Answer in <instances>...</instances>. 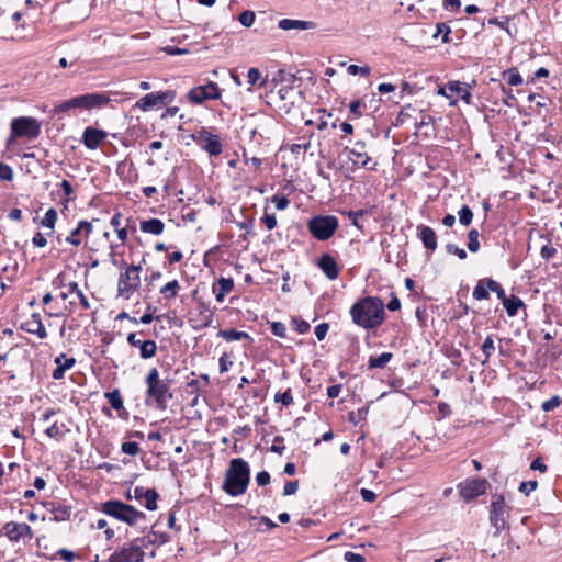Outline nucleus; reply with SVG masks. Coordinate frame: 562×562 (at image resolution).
<instances>
[{"label":"nucleus","mask_w":562,"mask_h":562,"mask_svg":"<svg viewBox=\"0 0 562 562\" xmlns=\"http://www.w3.org/2000/svg\"><path fill=\"white\" fill-rule=\"evenodd\" d=\"M481 349H482L483 353L485 355V359L482 361V364H486L488 362L491 356L495 351L494 340H493L492 336H487L484 339V341L481 346Z\"/></svg>","instance_id":"obj_44"},{"label":"nucleus","mask_w":562,"mask_h":562,"mask_svg":"<svg viewBox=\"0 0 562 562\" xmlns=\"http://www.w3.org/2000/svg\"><path fill=\"white\" fill-rule=\"evenodd\" d=\"M191 138L206 151L210 156H218L223 151V146L217 135H213L207 128L202 127Z\"/></svg>","instance_id":"obj_11"},{"label":"nucleus","mask_w":562,"mask_h":562,"mask_svg":"<svg viewBox=\"0 0 562 562\" xmlns=\"http://www.w3.org/2000/svg\"><path fill=\"white\" fill-rule=\"evenodd\" d=\"M366 103L363 100H355L349 104L350 116L349 119L361 117L364 113Z\"/></svg>","instance_id":"obj_41"},{"label":"nucleus","mask_w":562,"mask_h":562,"mask_svg":"<svg viewBox=\"0 0 562 562\" xmlns=\"http://www.w3.org/2000/svg\"><path fill=\"white\" fill-rule=\"evenodd\" d=\"M218 337L224 338L227 341L241 340L244 338H250L246 331H239L235 328L220 329L217 333Z\"/></svg>","instance_id":"obj_34"},{"label":"nucleus","mask_w":562,"mask_h":562,"mask_svg":"<svg viewBox=\"0 0 562 562\" xmlns=\"http://www.w3.org/2000/svg\"><path fill=\"white\" fill-rule=\"evenodd\" d=\"M67 288L70 289V292H75L76 293L77 297L79 299L80 305L85 310H89L90 308V303H89L87 296L83 294V292L79 289L77 282H75V281L69 282Z\"/></svg>","instance_id":"obj_43"},{"label":"nucleus","mask_w":562,"mask_h":562,"mask_svg":"<svg viewBox=\"0 0 562 562\" xmlns=\"http://www.w3.org/2000/svg\"><path fill=\"white\" fill-rule=\"evenodd\" d=\"M261 78V74L260 71L257 69V68H249L248 69V72H247V82L250 85V86H255L256 83H258V86L260 88L262 87H266V83H267V80H261L259 82Z\"/></svg>","instance_id":"obj_46"},{"label":"nucleus","mask_w":562,"mask_h":562,"mask_svg":"<svg viewBox=\"0 0 562 562\" xmlns=\"http://www.w3.org/2000/svg\"><path fill=\"white\" fill-rule=\"evenodd\" d=\"M198 314L190 318L193 329L201 330L212 325L214 311L202 300H196Z\"/></svg>","instance_id":"obj_16"},{"label":"nucleus","mask_w":562,"mask_h":562,"mask_svg":"<svg viewBox=\"0 0 562 562\" xmlns=\"http://www.w3.org/2000/svg\"><path fill=\"white\" fill-rule=\"evenodd\" d=\"M83 236L82 232L79 229V227L77 226L76 228H74L70 234L66 237L65 241L72 245V246H80L82 240H81V237Z\"/></svg>","instance_id":"obj_51"},{"label":"nucleus","mask_w":562,"mask_h":562,"mask_svg":"<svg viewBox=\"0 0 562 562\" xmlns=\"http://www.w3.org/2000/svg\"><path fill=\"white\" fill-rule=\"evenodd\" d=\"M491 278H482L480 279L472 292V296L476 301H483L490 299L491 289L486 286V283L490 282Z\"/></svg>","instance_id":"obj_30"},{"label":"nucleus","mask_w":562,"mask_h":562,"mask_svg":"<svg viewBox=\"0 0 562 562\" xmlns=\"http://www.w3.org/2000/svg\"><path fill=\"white\" fill-rule=\"evenodd\" d=\"M159 495L155 488H147L144 492V498L146 499L145 507L147 510L157 509V499Z\"/></svg>","instance_id":"obj_39"},{"label":"nucleus","mask_w":562,"mask_h":562,"mask_svg":"<svg viewBox=\"0 0 562 562\" xmlns=\"http://www.w3.org/2000/svg\"><path fill=\"white\" fill-rule=\"evenodd\" d=\"M41 133V125L38 121L31 116L15 117L11 122V136L9 143L13 137H27L30 139L36 138Z\"/></svg>","instance_id":"obj_8"},{"label":"nucleus","mask_w":562,"mask_h":562,"mask_svg":"<svg viewBox=\"0 0 562 562\" xmlns=\"http://www.w3.org/2000/svg\"><path fill=\"white\" fill-rule=\"evenodd\" d=\"M447 88L451 91L458 94V97L464 101L467 104H470L472 102V85L460 82V81H449L447 83Z\"/></svg>","instance_id":"obj_23"},{"label":"nucleus","mask_w":562,"mask_h":562,"mask_svg":"<svg viewBox=\"0 0 562 562\" xmlns=\"http://www.w3.org/2000/svg\"><path fill=\"white\" fill-rule=\"evenodd\" d=\"M106 136L105 131L88 126L83 131L81 142L88 149L94 150L104 142Z\"/></svg>","instance_id":"obj_19"},{"label":"nucleus","mask_w":562,"mask_h":562,"mask_svg":"<svg viewBox=\"0 0 562 562\" xmlns=\"http://www.w3.org/2000/svg\"><path fill=\"white\" fill-rule=\"evenodd\" d=\"M47 510L53 514L54 521H66L70 518L72 508L66 504L50 502L46 505Z\"/></svg>","instance_id":"obj_24"},{"label":"nucleus","mask_w":562,"mask_h":562,"mask_svg":"<svg viewBox=\"0 0 562 562\" xmlns=\"http://www.w3.org/2000/svg\"><path fill=\"white\" fill-rule=\"evenodd\" d=\"M155 543L156 541H151L149 536L138 537L133 539L128 547L121 548L120 551L123 552L125 562H144V548Z\"/></svg>","instance_id":"obj_13"},{"label":"nucleus","mask_w":562,"mask_h":562,"mask_svg":"<svg viewBox=\"0 0 562 562\" xmlns=\"http://www.w3.org/2000/svg\"><path fill=\"white\" fill-rule=\"evenodd\" d=\"M436 33L434 34V37H437L439 34L442 35V43H449L450 42V33L451 29L446 23H437L436 25Z\"/></svg>","instance_id":"obj_53"},{"label":"nucleus","mask_w":562,"mask_h":562,"mask_svg":"<svg viewBox=\"0 0 562 562\" xmlns=\"http://www.w3.org/2000/svg\"><path fill=\"white\" fill-rule=\"evenodd\" d=\"M56 221H57V211L54 207H50L46 211L41 223L44 227L54 229Z\"/></svg>","instance_id":"obj_47"},{"label":"nucleus","mask_w":562,"mask_h":562,"mask_svg":"<svg viewBox=\"0 0 562 562\" xmlns=\"http://www.w3.org/2000/svg\"><path fill=\"white\" fill-rule=\"evenodd\" d=\"M459 223L463 226H469L473 220V212L469 205H462L458 212Z\"/></svg>","instance_id":"obj_45"},{"label":"nucleus","mask_w":562,"mask_h":562,"mask_svg":"<svg viewBox=\"0 0 562 562\" xmlns=\"http://www.w3.org/2000/svg\"><path fill=\"white\" fill-rule=\"evenodd\" d=\"M370 67L369 66H358V65H349L348 68H347V72L349 75H352V76H356V75H361L363 77H367L370 75Z\"/></svg>","instance_id":"obj_57"},{"label":"nucleus","mask_w":562,"mask_h":562,"mask_svg":"<svg viewBox=\"0 0 562 562\" xmlns=\"http://www.w3.org/2000/svg\"><path fill=\"white\" fill-rule=\"evenodd\" d=\"M392 359V352H382L379 356H370L368 359V369H383Z\"/></svg>","instance_id":"obj_31"},{"label":"nucleus","mask_w":562,"mask_h":562,"mask_svg":"<svg viewBox=\"0 0 562 562\" xmlns=\"http://www.w3.org/2000/svg\"><path fill=\"white\" fill-rule=\"evenodd\" d=\"M172 380L161 379L157 368H150L145 378V404L154 405L158 409H166L168 402L172 398Z\"/></svg>","instance_id":"obj_2"},{"label":"nucleus","mask_w":562,"mask_h":562,"mask_svg":"<svg viewBox=\"0 0 562 562\" xmlns=\"http://www.w3.org/2000/svg\"><path fill=\"white\" fill-rule=\"evenodd\" d=\"M60 188L63 189L64 194H65V196H64V199L61 200V202H63V204H64L65 206H67V204H68L69 202H71V201H74V200H75L72 186H71V183H70L68 180H65V179H64V180L60 182Z\"/></svg>","instance_id":"obj_48"},{"label":"nucleus","mask_w":562,"mask_h":562,"mask_svg":"<svg viewBox=\"0 0 562 562\" xmlns=\"http://www.w3.org/2000/svg\"><path fill=\"white\" fill-rule=\"evenodd\" d=\"M222 92L216 82L207 81L188 91L187 98L193 104H202L204 101L221 99Z\"/></svg>","instance_id":"obj_10"},{"label":"nucleus","mask_w":562,"mask_h":562,"mask_svg":"<svg viewBox=\"0 0 562 562\" xmlns=\"http://www.w3.org/2000/svg\"><path fill=\"white\" fill-rule=\"evenodd\" d=\"M446 251L449 255H456L460 260H464L468 257V254L463 248H460L451 243L446 245Z\"/></svg>","instance_id":"obj_59"},{"label":"nucleus","mask_w":562,"mask_h":562,"mask_svg":"<svg viewBox=\"0 0 562 562\" xmlns=\"http://www.w3.org/2000/svg\"><path fill=\"white\" fill-rule=\"evenodd\" d=\"M128 345L139 349L142 359H150L157 353V345L154 340H140L137 339L135 333H130L126 338Z\"/></svg>","instance_id":"obj_18"},{"label":"nucleus","mask_w":562,"mask_h":562,"mask_svg":"<svg viewBox=\"0 0 562 562\" xmlns=\"http://www.w3.org/2000/svg\"><path fill=\"white\" fill-rule=\"evenodd\" d=\"M148 536L150 537L151 541H156L154 546L165 544L170 541V537L167 532H157L153 530Z\"/></svg>","instance_id":"obj_62"},{"label":"nucleus","mask_w":562,"mask_h":562,"mask_svg":"<svg viewBox=\"0 0 562 562\" xmlns=\"http://www.w3.org/2000/svg\"><path fill=\"white\" fill-rule=\"evenodd\" d=\"M142 263L125 267V271H121L117 280V296L130 300L135 291L140 286Z\"/></svg>","instance_id":"obj_7"},{"label":"nucleus","mask_w":562,"mask_h":562,"mask_svg":"<svg viewBox=\"0 0 562 562\" xmlns=\"http://www.w3.org/2000/svg\"><path fill=\"white\" fill-rule=\"evenodd\" d=\"M86 94L66 100L55 108V113H64L71 109H87Z\"/></svg>","instance_id":"obj_27"},{"label":"nucleus","mask_w":562,"mask_h":562,"mask_svg":"<svg viewBox=\"0 0 562 562\" xmlns=\"http://www.w3.org/2000/svg\"><path fill=\"white\" fill-rule=\"evenodd\" d=\"M486 286L491 289V292H494L502 302L507 297L504 288L498 281L491 278L490 282L486 283Z\"/></svg>","instance_id":"obj_49"},{"label":"nucleus","mask_w":562,"mask_h":562,"mask_svg":"<svg viewBox=\"0 0 562 562\" xmlns=\"http://www.w3.org/2000/svg\"><path fill=\"white\" fill-rule=\"evenodd\" d=\"M139 228L143 233L158 236L164 233L165 223L159 218H149L142 221L139 224Z\"/></svg>","instance_id":"obj_28"},{"label":"nucleus","mask_w":562,"mask_h":562,"mask_svg":"<svg viewBox=\"0 0 562 562\" xmlns=\"http://www.w3.org/2000/svg\"><path fill=\"white\" fill-rule=\"evenodd\" d=\"M271 333L280 338L286 337V326L282 322H272L270 325Z\"/></svg>","instance_id":"obj_61"},{"label":"nucleus","mask_w":562,"mask_h":562,"mask_svg":"<svg viewBox=\"0 0 562 562\" xmlns=\"http://www.w3.org/2000/svg\"><path fill=\"white\" fill-rule=\"evenodd\" d=\"M274 402L281 403L282 406H290L293 403V395L291 389H288L282 393H277L274 395Z\"/></svg>","instance_id":"obj_50"},{"label":"nucleus","mask_w":562,"mask_h":562,"mask_svg":"<svg viewBox=\"0 0 562 562\" xmlns=\"http://www.w3.org/2000/svg\"><path fill=\"white\" fill-rule=\"evenodd\" d=\"M488 482L486 479L475 477L465 480L458 485L461 497L470 502L486 492Z\"/></svg>","instance_id":"obj_14"},{"label":"nucleus","mask_w":562,"mask_h":562,"mask_svg":"<svg viewBox=\"0 0 562 562\" xmlns=\"http://www.w3.org/2000/svg\"><path fill=\"white\" fill-rule=\"evenodd\" d=\"M21 329L29 334L36 335L41 339L47 337L46 328L44 327L38 313H33L31 318L21 325Z\"/></svg>","instance_id":"obj_22"},{"label":"nucleus","mask_w":562,"mask_h":562,"mask_svg":"<svg viewBox=\"0 0 562 562\" xmlns=\"http://www.w3.org/2000/svg\"><path fill=\"white\" fill-rule=\"evenodd\" d=\"M279 29L283 31L290 30H311L316 26V24L312 21H302V20H293V19H282L278 22Z\"/></svg>","instance_id":"obj_25"},{"label":"nucleus","mask_w":562,"mask_h":562,"mask_svg":"<svg viewBox=\"0 0 562 562\" xmlns=\"http://www.w3.org/2000/svg\"><path fill=\"white\" fill-rule=\"evenodd\" d=\"M122 452L135 457L140 452V448L136 441H125L121 447Z\"/></svg>","instance_id":"obj_52"},{"label":"nucleus","mask_w":562,"mask_h":562,"mask_svg":"<svg viewBox=\"0 0 562 562\" xmlns=\"http://www.w3.org/2000/svg\"><path fill=\"white\" fill-rule=\"evenodd\" d=\"M561 404V397L559 395H553L551 398L542 402L541 409L543 412H551L554 408L559 407Z\"/></svg>","instance_id":"obj_56"},{"label":"nucleus","mask_w":562,"mask_h":562,"mask_svg":"<svg viewBox=\"0 0 562 562\" xmlns=\"http://www.w3.org/2000/svg\"><path fill=\"white\" fill-rule=\"evenodd\" d=\"M255 19H256V15H255L254 11H250V10L243 11L238 16V21L245 27H250L254 24Z\"/></svg>","instance_id":"obj_54"},{"label":"nucleus","mask_w":562,"mask_h":562,"mask_svg":"<svg viewBox=\"0 0 562 562\" xmlns=\"http://www.w3.org/2000/svg\"><path fill=\"white\" fill-rule=\"evenodd\" d=\"M510 509L512 507L506 504L502 494H492L488 520L491 526L494 528V537H498L502 531L509 529L507 519L509 517Z\"/></svg>","instance_id":"obj_5"},{"label":"nucleus","mask_w":562,"mask_h":562,"mask_svg":"<svg viewBox=\"0 0 562 562\" xmlns=\"http://www.w3.org/2000/svg\"><path fill=\"white\" fill-rule=\"evenodd\" d=\"M218 283V291L215 292V299L218 303H222L224 301V297L226 294H228L233 288H234V280L232 278H224L221 277L217 280Z\"/></svg>","instance_id":"obj_32"},{"label":"nucleus","mask_w":562,"mask_h":562,"mask_svg":"<svg viewBox=\"0 0 562 562\" xmlns=\"http://www.w3.org/2000/svg\"><path fill=\"white\" fill-rule=\"evenodd\" d=\"M413 110L414 109L411 104L403 106L401 109L400 113L397 114V116L395 117L393 125L402 126L403 124H405L412 117L411 111H413Z\"/></svg>","instance_id":"obj_42"},{"label":"nucleus","mask_w":562,"mask_h":562,"mask_svg":"<svg viewBox=\"0 0 562 562\" xmlns=\"http://www.w3.org/2000/svg\"><path fill=\"white\" fill-rule=\"evenodd\" d=\"M479 237H480V233L476 228H471L468 232L467 247L470 252H477L480 250L481 245H480Z\"/></svg>","instance_id":"obj_38"},{"label":"nucleus","mask_w":562,"mask_h":562,"mask_svg":"<svg viewBox=\"0 0 562 562\" xmlns=\"http://www.w3.org/2000/svg\"><path fill=\"white\" fill-rule=\"evenodd\" d=\"M101 510L105 515L111 516L130 526L135 525L138 519H144L146 517L145 513L137 510L134 506L117 499H110L102 503Z\"/></svg>","instance_id":"obj_4"},{"label":"nucleus","mask_w":562,"mask_h":562,"mask_svg":"<svg viewBox=\"0 0 562 562\" xmlns=\"http://www.w3.org/2000/svg\"><path fill=\"white\" fill-rule=\"evenodd\" d=\"M180 289V284L178 280H172L166 283L161 289L160 293L165 296L167 300L175 299L178 295V291Z\"/></svg>","instance_id":"obj_37"},{"label":"nucleus","mask_w":562,"mask_h":562,"mask_svg":"<svg viewBox=\"0 0 562 562\" xmlns=\"http://www.w3.org/2000/svg\"><path fill=\"white\" fill-rule=\"evenodd\" d=\"M55 363L61 366L65 370H69L76 364V359L68 358L66 353H60L55 358Z\"/></svg>","instance_id":"obj_55"},{"label":"nucleus","mask_w":562,"mask_h":562,"mask_svg":"<svg viewBox=\"0 0 562 562\" xmlns=\"http://www.w3.org/2000/svg\"><path fill=\"white\" fill-rule=\"evenodd\" d=\"M104 396L108 398L111 407L116 412L124 409V403L119 389H114L110 392H106Z\"/></svg>","instance_id":"obj_33"},{"label":"nucleus","mask_w":562,"mask_h":562,"mask_svg":"<svg viewBox=\"0 0 562 562\" xmlns=\"http://www.w3.org/2000/svg\"><path fill=\"white\" fill-rule=\"evenodd\" d=\"M297 81H301V79L297 78L295 74L290 72L286 69H279L272 78V82L274 85L281 83L290 89H293Z\"/></svg>","instance_id":"obj_26"},{"label":"nucleus","mask_w":562,"mask_h":562,"mask_svg":"<svg viewBox=\"0 0 562 562\" xmlns=\"http://www.w3.org/2000/svg\"><path fill=\"white\" fill-rule=\"evenodd\" d=\"M176 98V91L165 90L156 91L142 97L136 103L135 108L147 112L154 109H158L171 103Z\"/></svg>","instance_id":"obj_9"},{"label":"nucleus","mask_w":562,"mask_h":562,"mask_svg":"<svg viewBox=\"0 0 562 562\" xmlns=\"http://www.w3.org/2000/svg\"><path fill=\"white\" fill-rule=\"evenodd\" d=\"M416 231V236L418 239H420L424 247L428 251L434 252L438 247L436 232L431 227L424 224L417 225Z\"/></svg>","instance_id":"obj_21"},{"label":"nucleus","mask_w":562,"mask_h":562,"mask_svg":"<svg viewBox=\"0 0 562 562\" xmlns=\"http://www.w3.org/2000/svg\"><path fill=\"white\" fill-rule=\"evenodd\" d=\"M502 77L509 86H519L522 83V77L515 67L504 70Z\"/></svg>","instance_id":"obj_36"},{"label":"nucleus","mask_w":562,"mask_h":562,"mask_svg":"<svg viewBox=\"0 0 562 562\" xmlns=\"http://www.w3.org/2000/svg\"><path fill=\"white\" fill-rule=\"evenodd\" d=\"M341 213L351 221V224L355 227H357L358 229H362L363 226L360 224V218L368 215L370 212L367 209H361L357 211H342Z\"/></svg>","instance_id":"obj_35"},{"label":"nucleus","mask_w":562,"mask_h":562,"mask_svg":"<svg viewBox=\"0 0 562 562\" xmlns=\"http://www.w3.org/2000/svg\"><path fill=\"white\" fill-rule=\"evenodd\" d=\"M250 483V467L243 458H234L225 472L223 491L236 497L246 493Z\"/></svg>","instance_id":"obj_3"},{"label":"nucleus","mask_w":562,"mask_h":562,"mask_svg":"<svg viewBox=\"0 0 562 562\" xmlns=\"http://www.w3.org/2000/svg\"><path fill=\"white\" fill-rule=\"evenodd\" d=\"M345 151H347L348 158L355 166L368 167V164L371 161L367 153V144L363 140L356 142L352 148L346 147Z\"/></svg>","instance_id":"obj_17"},{"label":"nucleus","mask_w":562,"mask_h":562,"mask_svg":"<svg viewBox=\"0 0 562 562\" xmlns=\"http://www.w3.org/2000/svg\"><path fill=\"white\" fill-rule=\"evenodd\" d=\"M87 110L103 108L110 102H122L131 99L130 94L120 91H106V92H94L86 93Z\"/></svg>","instance_id":"obj_12"},{"label":"nucleus","mask_w":562,"mask_h":562,"mask_svg":"<svg viewBox=\"0 0 562 562\" xmlns=\"http://www.w3.org/2000/svg\"><path fill=\"white\" fill-rule=\"evenodd\" d=\"M339 227L335 215H315L307 222L310 234L319 241L328 240Z\"/></svg>","instance_id":"obj_6"},{"label":"nucleus","mask_w":562,"mask_h":562,"mask_svg":"<svg viewBox=\"0 0 562 562\" xmlns=\"http://www.w3.org/2000/svg\"><path fill=\"white\" fill-rule=\"evenodd\" d=\"M285 450V446H284V438L282 436H276L273 438V443L272 446L270 447V451L271 452H274V453H278V454H282Z\"/></svg>","instance_id":"obj_63"},{"label":"nucleus","mask_w":562,"mask_h":562,"mask_svg":"<svg viewBox=\"0 0 562 562\" xmlns=\"http://www.w3.org/2000/svg\"><path fill=\"white\" fill-rule=\"evenodd\" d=\"M502 303H503V305L506 310V313L509 317L516 316L518 313V310L520 307L525 306L524 301L516 295H510L509 297H506Z\"/></svg>","instance_id":"obj_29"},{"label":"nucleus","mask_w":562,"mask_h":562,"mask_svg":"<svg viewBox=\"0 0 562 562\" xmlns=\"http://www.w3.org/2000/svg\"><path fill=\"white\" fill-rule=\"evenodd\" d=\"M512 20V16H506L504 21H499L498 18H491L488 19L487 23L490 25H496L507 32L509 36H513V33L508 26L509 21Z\"/></svg>","instance_id":"obj_58"},{"label":"nucleus","mask_w":562,"mask_h":562,"mask_svg":"<svg viewBox=\"0 0 562 562\" xmlns=\"http://www.w3.org/2000/svg\"><path fill=\"white\" fill-rule=\"evenodd\" d=\"M557 254V249L550 244H546L540 249V255L544 260H550Z\"/></svg>","instance_id":"obj_64"},{"label":"nucleus","mask_w":562,"mask_h":562,"mask_svg":"<svg viewBox=\"0 0 562 562\" xmlns=\"http://www.w3.org/2000/svg\"><path fill=\"white\" fill-rule=\"evenodd\" d=\"M0 536H5L11 542H18L21 538L32 539V528L25 522L9 521L3 525Z\"/></svg>","instance_id":"obj_15"},{"label":"nucleus","mask_w":562,"mask_h":562,"mask_svg":"<svg viewBox=\"0 0 562 562\" xmlns=\"http://www.w3.org/2000/svg\"><path fill=\"white\" fill-rule=\"evenodd\" d=\"M349 314L357 326L375 329L385 321V305L379 296H364L351 305Z\"/></svg>","instance_id":"obj_1"},{"label":"nucleus","mask_w":562,"mask_h":562,"mask_svg":"<svg viewBox=\"0 0 562 562\" xmlns=\"http://www.w3.org/2000/svg\"><path fill=\"white\" fill-rule=\"evenodd\" d=\"M318 268L329 280H336L339 276V267L336 259L330 254H322L317 261Z\"/></svg>","instance_id":"obj_20"},{"label":"nucleus","mask_w":562,"mask_h":562,"mask_svg":"<svg viewBox=\"0 0 562 562\" xmlns=\"http://www.w3.org/2000/svg\"><path fill=\"white\" fill-rule=\"evenodd\" d=\"M369 407L363 406L357 409V412H349L348 413V422L358 425L360 422L364 420L368 416Z\"/></svg>","instance_id":"obj_40"},{"label":"nucleus","mask_w":562,"mask_h":562,"mask_svg":"<svg viewBox=\"0 0 562 562\" xmlns=\"http://www.w3.org/2000/svg\"><path fill=\"white\" fill-rule=\"evenodd\" d=\"M292 325L299 334H306L311 328L310 324L300 317H293Z\"/></svg>","instance_id":"obj_60"}]
</instances>
